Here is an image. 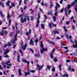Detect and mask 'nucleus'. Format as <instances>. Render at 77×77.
I'll use <instances>...</instances> for the list:
<instances>
[{"label": "nucleus", "mask_w": 77, "mask_h": 77, "mask_svg": "<svg viewBox=\"0 0 77 77\" xmlns=\"http://www.w3.org/2000/svg\"><path fill=\"white\" fill-rule=\"evenodd\" d=\"M1 5L2 7V8H4V5H3V4L2 2L0 3V6Z\"/></svg>", "instance_id": "29"}, {"label": "nucleus", "mask_w": 77, "mask_h": 77, "mask_svg": "<svg viewBox=\"0 0 77 77\" xmlns=\"http://www.w3.org/2000/svg\"><path fill=\"white\" fill-rule=\"evenodd\" d=\"M9 3H10L9 1H8L6 3L7 6H9Z\"/></svg>", "instance_id": "38"}, {"label": "nucleus", "mask_w": 77, "mask_h": 77, "mask_svg": "<svg viewBox=\"0 0 77 77\" xmlns=\"http://www.w3.org/2000/svg\"><path fill=\"white\" fill-rule=\"evenodd\" d=\"M13 35V33H10V36H12V35Z\"/></svg>", "instance_id": "63"}, {"label": "nucleus", "mask_w": 77, "mask_h": 77, "mask_svg": "<svg viewBox=\"0 0 77 77\" xmlns=\"http://www.w3.org/2000/svg\"><path fill=\"white\" fill-rule=\"evenodd\" d=\"M7 45H8V46H11V44H10L9 42H8Z\"/></svg>", "instance_id": "50"}, {"label": "nucleus", "mask_w": 77, "mask_h": 77, "mask_svg": "<svg viewBox=\"0 0 77 77\" xmlns=\"http://www.w3.org/2000/svg\"><path fill=\"white\" fill-rule=\"evenodd\" d=\"M50 13L51 15H53V11L51 10V13Z\"/></svg>", "instance_id": "62"}, {"label": "nucleus", "mask_w": 77, "mask_h": 77, "mask_svg": "<svg viewBox=\"0 0 77 77\" xmlns=\"http://www.w3.org/2000/svg\"><path fill=\"white\" fill-rule=\"evenodd\" d=\"M71 5H68L67 7H66L65 9V13H66V12H68V10H69V8H71Z\"/></svg>", "instance_id": "5"}, {"label": "nucleus", "mask_w": 77, "mask_h": 77, "mask_svg": "<svg viewBox=\"0 0 77 77\" xmlns=\"http://www.w3.org/2000/svg\"><path fill=\"white\" fill-rule=\"evenodd\" d=\"M19 51L20 53L21 54H22V56H23V53L22 52V51H21V49L19 50Z\"/></svg>", "instance_id": "36"}, {"label": "nucleus", "mask_w": 77, "mask_h": 77, "mask_svg": "<svg viewBox=\"0 0 77 77\" xmlns=\"http://www.w3.org/2000/svg\"><path fill=\"white\" fill-rule=\"evenodd\" d=\"M18 71L19 74V75L20 76H21V75H22V73H21V69H19L18 70Z\"/></svg>", "instance_id": "13"}, {"label": "nucleus", "mask_w": 77, "mask_h": 77, "mask_svg": "<svg viewBox=\"0 0 77 77\" xmlns=\"http://www.w3.org/2000/svg\"><path fill=\"white\" fill-rule=\"evenodd\" d=\"M27 69L30 72H35V71L34 70H29V69Z\"/></svg>", "instance_id": "18"}, {"label": "nucleus", "mask_w": 77, "mask_h": 77, "mask_svg": "<svg viewBox=\"0 0 77 77\" xmlns=\"http://www.w3.org/2000/svg\"><path fill=\"white\" fill-rule=\"evenodd\" d=\"M17 60H18V62H20V56H17Z\"/></svg>", "instance_id": "30"}, {"label": "nucleus", "mask_w": 77, "mask_h": 77, "mask_svg": "<svg viewBox=\"0 0 77 77\" xmlns=\"http://www.w3.org/2000/svg\"><path fill=\"white\" fill-rule=\"evenodd\" d=\"M6 63L7 64V66H11L12 65V64H11V63H10V61H7L6 62ZM9 63H10V64H9Z\"/></svg>", "instance_id": "11"}, {"label": "nucleus", "mask_w": 77, "mask_h": 77, "mask_svg": "<svg viewBox=\"0 0 77 77\" xmlns=\"http://www.w3.org/2000/svg\"><path fill=\"white\" fill-rule=\"evenodd\" d=\"M66 77H68V76L66 73V74H64L63 77H66Z\"/></svg>", "instance_id": "37"}, {"label": "nucleus", "mask_w": 77, "mask_h": 77, "mask_svg": "<svg viewBox=\"0 0 77 77\" xmlns=\"http://www.w3.org/2000/svg\"><path fill=\"white\" fill-rule=\"evenodd\" d=\"M65 36L67 39H68V35L66 34Z\"/></svg>", "instance_id": "51"}, {"label": "nucleus", "mask_w": 77, "mask_h": 77, "mask_svg": "<svg viewBox=\"0 0 77 77\" xmlns=\"http://www.w3.org/2000/svg\"><path fill=\"white\" fill-rule=\"evenodd\" d=\"M29 11H31V14H33V10H32V8H31L29 9Z\"/></svg>", "instance_id": "41"}, {"label": "nucleus", "mask_w": 77, "mask_h": 77, "mask_svg": "<svg viewBox=\"0 0 77 77\" xmlns=\"http://www.w3.org/2000/svg\"><path fill=\"white\" fill-rule=\"evenodd\" d=\"M21 2H22V0H20V1H19V6L20 5H21Z\"/></svg>", "instance_id": "47"}, {"label": "nucleus", "mask_w": 77, "mask_h": 77, "mask_svg": "<svg viewBox=\"0 0 77 77\" xmlns=\"http://www.w3.org/2000/svg\"><path fill=\"white\" fill-rule=\"evenodd\" d=\"M7 46H8V45H7V44H5V45L4 46V48H6V47H7Z\"/></svg>", "instance_id": "59"}, {"label": "nucleus", "mask_w": 77, "mask_h": 77, "mask_svg": "<svg viewBox=\"0 0 77 77\" xmlns=\"http://www.w3.org/2000/svg\"><path fill=\"white\" fill-rule=\"evenodd\" d=\"M34 43V42L33 41V40H32V39H31L30 40V42L29 43L30 45H31V44H32V45H33Z\"/></svg>", "instance_id": "14"}, {"label": "nucleus", "mask_w": 77, "mask_h": 77, "mask_svg": "<svg viewBox=\"0 0 77 77\" xmlns=\"http://www.w3.org/2000/svg\"><path fill=\"white\" fill-rule=\"evenodd\" d=\"M7 17L8 18V20H9V18H10L11 17L10 15H9V14L8 13L7 14Z\"/></svg>", "instance_id": "21"}, {"label": "nucleus", "mask_w": 77, "mask_h": 77, "mask_svg": "<svg viewBox=\"0 0 77 77\" xmlns=\"http://www.w3.org/2000/svg\"><path fill=\"white\" fill-rule=\"evenodd\" d=\"M75 42L76 44V45H75L74 44H73L72 45V47L74 48H77V40H75Z\"/></svg>", "instance_id": "9"}, {"label": "nucleus", "mask_w": 77, "mask_h": 77, "mask_svg": "<svg viewBox=\"0 0 77 77\" xmlns=\"http://www.w3.org/2000/svg\"><path fill=\"white\" fill-rule=\"evenodd\" d=\"M50 56L51 58H52V59H53L54 58V57H53V54L51 53V54Z\"/></svg>", "instance_id": "31"}, {"label": "nucleus", "mask_w": 77, "mask_h": 77, "mask_svg": "<svg viewBox=\"0 0 77 77\" xmlns=\"http://www.w3.org/2000/svg\"><path fill=\"white\" fill-rule=\"evenodd\" d=\"M9 26H10V25H11V19L9 20Z\"/></svg>", "instance_id": "43"}, {"label": "nucleus", "mask_w": 77, "mask_h": 77, "mask_svg": "<svg viewBox=\"0 0 77 77\" xmlns=\"http://www.w3.org/2000/svg\"><path fill=\"white\" fill-rule=\"evenodd\" d=\"M49 43L52 44H55V43H54V42H51V41H49Z\"/></svg>", "instance_id": "40"}, {"label": "nucleus", "mask_w": 77, "mask_h": 77, "mask_svg": "<svg viewBox=\"0 0 77 77\" xmlns=\"http://www.w3.org/2000/svg\"><path fill=\"white\" fill-rule=\"evenodd\" d=\"M61 66L60 65L59 66V69L61 71L62 70V69H61Z\"/></svg>", "instance_id": "46"}, {"label": "nucleus", "mask_w": 77, "mask_h": 77, "mask_svg": "<svg viewBox=\"0 0 77 77\" xmlns=\"http://www.w3.org/2000/svg\"><path fill=\"white\" fill-rule=\"evenodd\" d=\"M52 71L53 72L55 71V68L53 67L52 68Z\"/></svg>", "instance_id": "34"}, {"label": "nucleus", "mask_w": 77, "mask_h": 77, "mask_svg": "<svg viewBox=\"0 0 77 77\" xmlns=\"http://www.w3.org/2000/svg\"><path fill=\"white\" fill-rule=\"evenodd\" d=\"M41 26L42 27V29H44V28H45V26H44V25L43 24H42L41 25Z\"/></svg>", "instance_id": "39"}, {"label": "nucleus", "mask_w": 77, "mask_h": 77, "mask_svg": "<svg viewBox=\"0 0 77 77\" xmlns=\"http://www.w3.org/2000/svg\"><path fill=\"white\" fill-rule=\"evenodd\" d=\"M0 14H1V15L2 18H3V17H4V16L3 15V14H2V13L0 11Z\"/></svg>", "instance_id": "33"}, {"label": "nucleus", "mask_w": 77, "mask_h": 77, "mask_svg": "<svg viewBox=\"0 0 77 77\" xmlns=\"http://www.w3.org/2000/svg\"><path fill=\"white\" fill-rule=\"evenodd\" d=\"M71 10H70L68 12V14L69 15L70 14V13H71Z\"/></svg>", "instance_id": "58"}, {"label": "nucleus", "mask_w": 77, "mask_h": 77, "mask_svg": "<svg viewBox=\"0 0 77 77\" xmlns=\"http://www.w3.org/2000/svg\"><path fill=\"white\" fill-rule=\"evenodd\" d=\"M63 8H62V10H61L60 12H61V13H63Z\"/></svg>", "instance_id": "52"}, {"label": "nucleus", "mask_w": 77, "mask_h": 77, "mask_svg": "<svg viewBox=\"0 0 77 77\" xmlns=\"http://www.w3.org/2000/svg\"><path fill=\"white\" fill-rule=\"evenodd\" d=\"M16 32L17 33H16L14 36L15 41H17V34L20 33V31H19V30H17Z\"/></svg>", "instance_id": "8"}, {"label": "nucleus", "mask_w": 77, "mask_h": 77, "mask_svg": "<svg viewBox=\"0 0 77 77\" xmlns=\"http://www.w3.org/2000/svg\"><path fill=\"white\" fill-rule=\"evenodd\" d=\"M35 56L38 57H40V55H39V54L38 53L36 54H35Z\"/></svg>", "instance_id": "22"}, {"label": "nucleus", "mask_w": 77, "mask_h": 77, "mask_svg": "<svg viewBox=\"0 0 77 77\" xmlns=\"http://www.w3.org/2000/svg\"><path fill=\"white\" fill-rule=\"evenodd\" d=\"M29 49L30 50H31V51L32 52V53H34L33 50V49H32L31 48H30Z\"/></svg>", "instance_id": "45"}, {"label": "nucleus", "mask_w": 77, "mask_h": 77, "mask_svg": "<svg viewBox=\"0 0 77 77\" xmlns=\"http://www.w3.org/2000/svg\"><path fill=\"white\" fill-rule=\"evenodd\" d=\"M53 6V4H51L50 5V8H52V7Z\"/></svg>", "instance_id": "61"}, {"label": "nucleus", "mask_w": 77, "mask_h": 77, "mask_svg": "<svg viewBox=\"0 0 77 77\" xmlns=\"http://www.w3.org/2000/svg\"><path fill=\"white\" fill-rule=\"evenodd\" d=\"M0 35H1L2 36H3V35H4V34H3V30H2V32H0Z\"/></svg>", "instance_id": "27"}, {"label": "nucleus", "mask_w": 77, "mask_h": 77, "mask_svg": "<svg viewBox=\"0 0 77 77\" xmlns=\"http://www.w3.org/2000/svg\"><path fill=\"white\" fill-rule=\"evenodd\" d=\"M4 33L5 35H8V31L6 30H5L4 32Z\"/></svg>", "instance_id": "35"}, {"label": "nucleus", "mask_w": 77, "mask_h": 77, "mask_svg": "<svg viewBox=\"0 0 77 77\" xmlns=\"http://www.w3.org/2000/svg\"><path fill=\"white\" fill-rule=\"evenodd\" d=\"M51 68V67H50V66L47 65V68L46 69V71H47V69H50V68Z\"/></svg>", "instance_id": "19"}, {"label": "nucleus", "mask_w": 77, "mask_h": 77, "mask_svg": "<svg viewBox=\"0 0 77 77\" xmlns=\"http://www.w3.org/2000/svg\"><path fill=\"white\" fill-rule=\"evenodd\" d=\"M38 17L37 18V24L36 25V27H38V25L39 24V19L40 18V13L39 12H38Z\"/></svg>", "instance_id": "3"}, {"label": "nucleus", "mask_w": 77, "mask_h": 77, "mask_svg": "<svg viewBox=\"0 0 77 77\" xmlns=\"http://www.w3.org/2000/svg\"><path fill=\"white\" fill-rule=\"evenodd\" d=\"M9 52V50L6 49V50H5V51L4 53V55H6V54H7V53H8Z\"/></svg>", "instance_id": "15"}, {"label": "nucleus", "mask_w": 77, "mask_h": 77, "mask_svg": "<svg viewBox=\"0 0 77 77\" xmlns=\"http://www.w3.org/2000/svg\"><path fill=\"white\" fill-rule=\"evenodd\" d=\"M68 69L69 71H70L71 69V66L69 65V67H68Z\"/></svg>", "instance_id": "24"}, {"label": "nucleus", "mask_w": 77, "mask_h": 77, "mask_svg": "<svg viewBox=\"0 0 77 77\" xmlns=\"http://www.w3.org/2000/svg\"><path fill=\"white\" fill-rule=\"evenodd\" d=\"M29 32L30 34H31V33H32V31L30 29H29Z\"/></svg>", "instance_id": "55"}, {"label": "nucleus", "mask_w": 77, "mask_h": 77, "mask_svg": "<svg viewBox=\"0 0 77 77\" xmlns=\"http://www.w3.org/2000/svg\"><path fill=\"white\" fill-rule=\"evenodd\" d=\"M35 45H38V38H37L36 39H35Z\"/></svg>", "instance_id": "20"}, {"label": "nucleus", "mask_w": 77, "mask_h": 77, "mask_svg": "<svg viewBox=\"0 0 77 77\" xmlns=\"http://www.w3.org/2000/svg\"><path fill=\"white\" fill-rule=\"evenodd\" d=\"M63 28L65 30V32H66L68 31V30H67V29H66V27H65V26H63Z\"/></svg>", "instance_id": "23"}, {"label": "nucleus", "mask_w": 77, "mask_h": 77, "mask_svg": "<svg viewBox=\"0 0 77 77\" xmlns=\"http://www.w3.org/2000/svg\"><path fill=\"white\" fill-rule=\"evenodd\" d=\"M31 20L32 21H33V17L31 16Z\"/></svg>", "instance_id": "53"}, {"label": "nucleus", "mask_w": 77, "mask_h": 77, "mask_svg": "<svg viewBox=\"0 0 77 77\" xmlns=\"http://www.w3.org/2000/svg\"><path fill=\"white\" fill-rule=\"evenodd\" d=\"M26 35H27V36L29 35V32H27L26 33Z\"/></svg>", "instance_id": "60"}, {"label": "nucleus", "mask_w": 77, "mask_h": 77, "mask_svg": "<svg viewBox=\"0 0 77 77\" xmlns=\"http://www.w3.org/2000/svg\"><path fill=\"white\" fill-rule=\"evenodd\" d=\"M25 76H26L27 75H30V72H25Z\"/></svg>", "instance_id": "16"}, {"label": "nucleus", "mask_w": 77, "mask_h": 77, "mask_svg": "<svg viewBox=\"0 0 77 77\" xmlns=\"http://www.w3.org/2000/svg\"><path fill=\"white\" fill-rule=\"evenodd\" d=\"M51 23L52 24L54 27H56V26H57V25H56V24L55 25L54 24H53V23L52 22H51Z\"/></svg>", "instance_id": "44"}, {"label": "nucleus", "mask_w": 77, "mask_h": 77, "mask_svg": "<svg viewBox=\"0 0 77 77\" xmlns=\"http://www.w3.org/2000/svg\"><path fill=\"white\" fill-rule=\"evenodd\" d=\"M11 5L13 7H15V4L13 3H11Z\"/></svg>", "instance_id": "42"}, {"label": "nucleus", "mask_w": 77, "mask_h": 77, "mask_svg": "<svg viewBox=\"0 0 77 77\" xmlns=\"http://www.w3.org/2000/svg\"><path fill=\"white\" fill-rule=\"evenodd\" d=\"M49 26L50 27V28H51V23H49Z\"/></svg>", "instance_id": "54"}, {"label": "nucleus", "mask_w": 77, "mask_h": 77, "mask_svg": "<svg viewBox=\"0 0 77 77\" xmlns=\"http://www.w3.org/2000/svg\"><path fill=\"white\" fill-rule=\"evenodd\" d=\"M62 2H63V0H61L59 2V3L60 4H62Z\"/></svg>", "instance_id": "57"}, {"label": "nucleus", "mask_w": 77, "mask_h": 77, "mask_svg": "<svg viewBox=\"0 0 77 77\" xmlns=\"http://www.w3.org/2000/svg\"><path fill=\"white\" fill-rule=\"evenodd\" d=\"M41 4L42 6H44V2H42Z\"/></svg>", "instance_id": "48"}, {"label": "nucleus", "mask_w": 77, "mask_h": 77, "mask_svg": "<svg viewBox=\"0 0 77 77\" xmlns=\"http://www.w3.org/2000/svg\"><path fill=\"white\" fill-rule=\"evenodd\" d=\"M58 7L59 8H60V5H59L58 3H57V5H56V7H55V9H56V12L54 14L55 16H57V8H58Z\"/></svg>", "instance_id": "4"}, {"label": "nucleus", "mask_w": 77, "mask_h": 77, "mask_svg": "<svg viewBox=\"0 0 77 77\" xmlns=\"http://www.w3.org/2000/svg\"><path fill=\"white\" fill-rule=\"evenodd\" d=\"M54 62H57V58H56V57H55L54 59Z\"/></svg>", "instance_id": "28"}, {"label": "nucleus", "mask_w": 77, "mask_h": 77, "mask_svg": "<svg viewBox=\"0 0 77 77\" xmlns=\"http://www.w3.org/2000/svg\"><path fill=\"white\" fill-rule=\"evenodd\" d=\"M40 46L41 47L42 49H40L41 50V53L42 54L43 53V52L44 51H47V49H45L43 48V47H44V45H43V44H42V42H40Z\"/></svg>", "instance_id": "2"}, {"label": "nucleus", "mask_w": 77, "mask_h": 77, "mask_svg": "<svg viewBox=\"0 0 77 77\" xmlns=\"http://www.w3.org/2000/svg\"><path fill=\"white\" fill-rule=\"evenodd\" d=\"M53 20H54V21H56V17L53 16Z\"/></svg>", "instance_id": "26"}, {"label": "nucleus", "mask_w": 77, "mask_h": 77, "mask_svg": "<svg viewBox=\"0 0 77 77\" xmlns=\"http://www.w3.org/2000/svg\"><path fill=\"white\" fill-rule=\"evenodd\" d=\"M53 32L54 33V34L55 35V34H59V32H58V31H57V30H54L53 31Z\"/></svg>", "instance_id": "12"}, {"label": "nucleus", "mask_w": 77, "mask_h": 77, "mask_svg": "<svg viewBox=\"0 0 77 77\" xmlns=\"http://www.w3.org/2000/svg\"><path fill=\"white\" fill-rule=\"evenodd\" d=\"M43 66H44L43 65L39 66V64H37V67L38 68V70H41V69H42V68Z\"/></svg>", "instance_id": "6"}, {"label": "nucleus", "mask_w": 77, "mask_h": 77, "mask_svg": "<svg viewBox=\"0 0 77 77\" xmlns=\"http://www.w3.org/2000/svg\"><path fill=\"white\" fill-rule=\"evenodd\" d=\"M66 24L69 25V21H66Z\"/></svg>", "instance_id": "56"}, {"label": "nucleus", "mask_w": 77, "mask_h": 77, "mask_svg": "<svg viewBox=\"0 0 77 77\" xmlns=\"http://www.w3.org/2000/svg\"><path fill=\"white\" fill-rule=\"evenodd\" d=\"M74 4H75V0L74 2H72L71 3V5L72 6H74Z\"/></svg>", "instance_id": "25"}, {"label": "nucleus", "mask_w": 77, "mask_h": 77, "mask_svg": "<svg viewBox=\"0 0 77 77\" xmlns=\"http://www.w3.org/2000/svg\"><path fill=\"white\" fill-rule=\"evenodd\" d=\"M26 47L27 45H25L22 47V48L23 50H26Z\"/></svg>", "instance_id": "10"}, {"label": "nucleus", "mask_w": 77, "mask_h": 77, "mask_svg": "<svg viewBox=\"0 0 77 77\" xmlns=\"http://www.w3.org/2000/svg\"><path fill=\"white\" fill-rule=\"evenodd\" d=\"M11 43H12L13 44H15V40L13 39L11 41Z\"/></svg>", "instance_id": "17"}, {"label": "nucleus", "mask_w": 77, "mask_h": 77, "mask_svg": "<svg viewBox=\"0 0 77 77\" xmlns=\"http://www.w3.org/2000/svg\"><path fill=\"white\" fill-rule=\"evenodd\" d=\"M3 65H4V68H6V65L5 63H3Z\"/></svg>", "instance_id": "32"}, {"label": "nucleus", "mask_w": 77, "mask_h": 77, "mask_svg": "<svg viewBox=\"0 0 77 77\" xmlns=\"http://www.w3.org/2000/svg\"><path fill=\"white\" fill-rule=\"evenodd\" d=\"M22 61L24 63H27V66H29V62L28 61L26 60H24V59L22 60Z\"/></svg>", "instance_id": "7"}, {"label": "nucleus", "mask_w": 77, "mask_h": 77, "mask_svg": "<svg viewBox=\"0 0 77 77\" xmlns=\"http://www.w3.org/2000/svg\"><path fill=\"white\" fill-rule=\"evenodd\" d=\"M26 18H27V20L29 21H30V19H29V16H25V17L23 18V17L21 18L20 21L22 23H24V22H26L27 21V19Z\"/></svg>", "instance_id": "1"}, {"label": "nucleus", "mask_w": 77, "mask_h": 77, "mask_svg": "<svg viewBox=\"0 0 77 77\" xmlns=\"http://www.w3.org/2000/svg\"><path fill=\"white\" fill-rule=\"evenodd\" d=\"M60 38H59V37L57 36V39H60Z\"/></svg>", "instance_id": "64"}, {"label": "nucleus", "mask_w": 77, "mask_h": 77, "mask_svg": "<svg viewBox=\"0 0 77 77\" xmlns=\"http://www.w3.org/2000/svg\"><path fill=\"white\" fill-rule=\"evenodd\" d=\"M24 3L25 5H26V4H27V1L26 0H24Z\"/></svg>", "instance_id": "49"}]
</instances>
